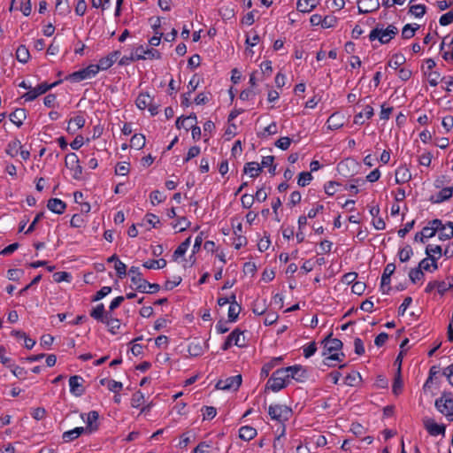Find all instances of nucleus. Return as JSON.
<instances>
[{"instance_id":"1","label":"nucleus","mask_w":453,"mask_h":453,"mask_svg":"<svg viewBox=\"0 0 453 453\" xmlns=\"http://www.w3.org/2000/svg\"><path fill=\"white\" fill-rule=\"evenodd\" d=\"M324 358L323 363L327 366H334L332 363L334 361L342 362L344 358V354L341 352L342 349V342L336 338L327 337L323 340Z\"/></svg>"},{"instance_id":"2","label":"nucleus","mask_w":453,"mask_h":453,"mask_svg":"<svg viewBox=\"0 0 453 453\" xmlns=\"http://www.w3.org/2000/svg\"><path fill=\"white\" fill-rule=\"evenodd\" d=\"M397 29L393 25H388V27H377L369 34L370 42L379 40L380 44H387L389 41L395 38Z\"/></svg>"},{"instance_id":"3","label":"nucleus","mask_w":453,"mask_h":453,"mask_svg":"<svg viewBox=\"0 0 453 453\" xmlns=\"http://www.w3.org/2000/svg\"><path fill=\"white\" fill-rule=\"evenodd\" d=\"M435 407L449 421L453 420V395L451 393H444L437 398Z\"/></svg>"},{"instance_id":"4","label":"nucleus","mask_w":453,"mask_h":453,"mask_svg":"<svg viewBox=\"0 0 453 453\" xmlns=\"http://www.w3.org/2000/svg\"><path fill=\"white\" fill-rule=\"evenodd\" d=\"M289 377L285 375L283 372L276 369V371L272 373L270 379H268L266 388L272 392H278L285 388L289 384Z\"/></svg>"},{"instance_id":"5","label":"nucleus","mask_w":453,"mask_h":453,"mask_svg":"<svg viewBox=\"0 0 453 453\" xmlns=\"http://www.w3.org/2000/svg\"><path fill=\"white\" fill-rule=\"evenodd\" d=\"M441 226V219H432L426 223V226L422 227L421 231L416 234L414 241L417 242L425 243L432 237L436 235V232Z\"/></svg>"},{"instance_id":"6","label":"nucleus","mask_w":453,"mask_h":453,"mask_svg":"<svg viewBox=\"0 0 453 453\" xmlns=\"http://www.w3.org/2000/svg\"><path fill=\"white\" fill-rule=\"evenodd\" d=\"M268 415H270L272 420L283 424L290 418L293 411L288 406L274 404L268 407Z\"/></svg>"},{"instance_id":"7","label":"nucleus","mask_w":453,"mask_h":453,"mask_svg":"<svg viewBox=\"0 0 453 453\" xmlns=\"http://www.w3.org/2000/svg\"><path fill=\"white\" fill-rule=\"evenodd\" d=\"M246 344L244 332L239 328L234 329L232 333L226 338L225 342H223L221 346V349L226 351L229 349L233 346H236L238 348H242Z\"/></svg>"},{"instance_id":"8","label":"nucleus","mask_w":453,"mask_h":453,"mask_svg":"<svg viewBox=\"0 0 453 453\" xmlns=\"http://www.w3.org/2000/svg\"><path fill=\"white\" fill-rule=\"evenodd\" d=\"M58 84V81H56L51 84H48L45 82L39 83L36 87L31 88L27 92L24 93L22 96V99L25 102H33L37 99L41 95L45 94L49 91V89L56 87Z\"/></svg>"},{"instance_id":"9","label":"nucleus","mask_w":453,"mask_h":453,"mask_svg":"<svg viewBox=\"0 0 453 453\" xmlns=\"http://www.w3.org/2000/svg\"><path fill=\"white\" fill-rule=\"evenodd\" d=\"M65 165L71 171V175L74 180H80L82 176V167L80 165L79 157L75 152H69L65 157Z\"/></svg>"},{"instance_id":"10","label":"nucleus","mask_w":453,"mask_h":453,"mask_svg":"<svg viewBox=\"0 0 453 453\" xmlns=\"http://www.w3.org/2000/svg\"><path fill=\"white\" fill-rule=\"evenodd\" d=\"M98 73V69L95 67L94 65H89L83 69L69 74L67 80L72 82H81L82 81L94 78Z\"/></svg>"},{"instance_id":"11","label":"nucleus","mask_w":453,"mask_h":453,"mask_svg":"<svg viewBox=\"0 0 453 453\" xmlns=\"http://www.w3.org/2000/svg\"><path fill=\"white\" fill-rule=\"evenodd\" d=\"M242 384V376L237 374L232 377L219 380L217 383V388L225 391H236Z\"/></svg>"},{"instance_id":"12","label":"nucleus","mask_w":453,"mask_h":453,"mask_svg":"<svg viewBox=\"0 0 453 453\" xmlns=\"http://www.w3.org/2000/svg\"><path fill=\"white\" fill-rule=\"evenodd\" d=\"M278 370L288 376L290 380H295L298 382L304 381L306 372L302 365H290L285 368H279Z\"/></svg>"},{"instance_id":"13","label":"nucleus","mask_w":453,"mask_h":453,"mask_svg":"<svg viewBox=\"0 0 453 453\" xmlns=\"http://www.w3.org/2000/svg\"><path fill=\"white\" fill-rule=\"evenodd\" d=\"M135 105L142 111L150 110L151 115L157 113V107L152 105V97L147 92H142L136 97Z\"/></svg>"},{"instance_id":"14","label":"nucleus","mask_w":453,"mask_h":453,"mask_svg":"<svg viewBox=\"0 0 453 453\" xmlns=\"http://www.w3.org/2000/svg\"><path fill=\"white\" fill-rule=\"evenodd\" d=\"M129 277H131V282L135 289L139 292H145L147 280L142 278L138 267L132 266L128 271Z\"/></svg>"},{"instance_id":"15","label":"nucleus","mask_w":453,"mask_h":453,"mask_svg":"<svg viewBox=\"0 0 453 453\" xmlns=\"http://www.w3.org/2000/svg\"><path fill=\"white\" fill-rule=\"evenodd\" d=\"M120 56L119 50H115L109 55L99 58L98 64H93L94 67L97 68L98 71L109 70L112 67L114 62H116Z\"/></svg>"},{"instance_id":"16","label":"nucleus","mask_w":453,"mask_h":453,"mask_svg":"<svg viewBox=\"0 0 453 453\" xmlns=\"http://www.w3.org/2000/svg\"><path fill=\"white\" fill-rule=\"evenodd\" d=\"M135 59H160V52L154 49L145 48L143 46L136 47L134 52Z\"/></svg>"},{"instance_id":"17","label":"nucleus","mask_w":453,"mask_h":453,"mask_svg":"<svg viewBox=\"0 0 453 453\" xmlns=\"http://www.w3.org/2000/svg\"><path fill=\"white\" fill-rule=\"evenodd\" d=\"M81 418L86 423L87 433L92 434L98 430V412L90 411L87 414H81Z\"/></svg>"},{"instance_id":"18","label":"nucleus","mask_w":453,"mask_h":453,"mask_svg":"<svg viewBox=\"0 0 453 453\" xmlns=\"http://www.w3.org/2000/svg\"><path fill=\"white\" fill-rule=\"evenodd\" d=\"M83 378L79 375L69 377V392L75 396H81L84 393Z\"/></svg>"},{"instance_id":"19","label":"nucleus","mask_w":453,"mask_h":453,"mask_svg":"<svg viewBox=\"0 0 453 453\" xmlns=\"http://www.w3.org/2000/svg\"><path fill=\"white\" fill-rule=\"evenodd\" d=\"M436 234L439 235L440 241H447L453 237V223L452 221H441V226L439 230H437Z\"/></svg>"},{"instance_id":"20","label":"nucleus","mask_w":453,"mask_h":453,"mask_svg":"<svg viewBox=\"0 0 453 453\" xmlns=\"http://www.w3.org/2000/svg\"><path fill=\"white\" fill-rule=\"evenodd\" d=\"M11 12L12 11H19L25 16H28L31 13V4L30 0H12L11 8H9Z\"/></svg>"},{"instance_id":"21","label":"nucleus","mask_w":453,"mask_h":453,"mask_svg":"<svg viewBox=\"0 0 453 453\" xmlns=\"http://www.w3.org/2000/svg\"><path fill=\"white\" fill-rule=\"evenodd\" d=\"M373 116V108L371 105H365L361 112L354 115V124L365 125V121Z\"/></svg>"},{"instance_id":"22","label":"nucleus","mask_w":453,"mask_h":453,"mask_svg":"<svg viewBox=\"0 0 453 453\" xmlns=\"http://www.w3.org/2000/svg\"><path fill=\"white\" fill-rule=\"evenodd\" d=\"M452 194H453L452 187L443 188L441 189V191H439V193H437L436 195L430 197V202H432L433 203H443V202L450 199L452 197Z\"/></svg>"},{"instance_id":"23","label":"nucleus","mask_w":453,"mask_h":453,"mask_svg":"<svg viewBox=\"0 0 453 453\" xmlns=\"http://www.w3.org/2000/svg\"><path fill=\"white\" fill-rule=\"evenodd\" d=\"M411 180L410 169L405 165H400L395 170V183L403 184Z\"/></svg>"},{"instance_id":"24","label":"nucleus","mask_w":453,"mask_h":453,"mask_svg":"<svg viewBox=\"0 0 453 453\" xmlns=\"http://www.w3.org/2000/svg\"><path fill=\"white\" fill-rule=\"evenodd\" d=\"M327 128L330 130H338L343 126V115L339 112H334L327 119Z\"/></svg>"},{"instance_id":"25","label":"nucleus","mask_w":453,"mask_h":453,"mask_svg":"<svg viewBox=\"0 0 453 453\" xmlns=\"http://www.w3.org/2000/svg\"><path fill=\"white\" fill-rule=\"evenodd\" d=\"M257 436V430L250 426H241L240 430H238V437L242 441H250L255 439Z\"/></svg>"},{"instance_id":"26","label":"nucleus","mask_w":453,"mask_h":453,"mask_svg":"<svg viewBox=\"0 0 453 453\" xmlns=\"http://www.w3.org/2000/svg\"><path fill=\"white\" fill-rule=\"evenodd\" d=\"M437 260L438 259L432 257L423 258L418 262V265L416 269H420L425 272H434L438 269Z\"/></svg>"},{"instance_id":"27","label":"nucleus","mask_w":453,"mask_h":453,"mask_svg":"<svg viewBox=\"0 0 453 453\" xmlns=\"http://www.w3.org/2000/svg\"><path fill=\"white\" fill-rule=\"evenodd\" d=\"M90 317L97 321H101L112 316L105 311V307L103 303H99L91 310Z\"/></svg>"},{"instance_id":"28","label":"nucleus","mask_w":453,"mask_h":453,"mask_svg":"<svg viewBox=\"0 0 453 453\" xmlns=\"http://www.w3.org/2000/svg\"><path fill=\"white\" fill-rule=\"evenodd\" d=\"M379 7L380 2L378 0H360L358 12H360V13H369L377 10Z\"/></svg>"},{"instance_id":"29","label":"nucleus","mask_w":453,"mask_h":453,"mask_svg":"<svg viewBox=\"0 0 453 453\" xmlns=\"http://www.w3.org/2000/svg\"><path fill=\"white\" fill-rule=\"evenodd\" d=\"M48 208L53 213L62 214L65 210V203L60 198H50Z\"/></svg>"},{"instance_id":"30","label":"nucleus","mask_w":453,"mask_h":453,"mask_svg":"<svg viewBox=\"0 0 453 453\" xmlns=\"http://www.w3.org/2000/svg\"><path fill=\"white\" fill-rule=\"evenodd\" d=\"M317 4L318 0H297L296 8L302 13H310Z\"/></svg>"},{"instance_id":"31","label":"nucleus","mask_w":453,"mask_h":453,"mask_svg":"<svg viewBox=\"0 0 453 453\" xmlns=\"http://www.w3.org/2000/svg\"><path fill=\"white\" fill-rule=\"evenodd\" d=\"M87 433V429L82 426L75 427L67 432H64L63 439L64 441L69 442L80 437V435Z\"/></svg>"},{"instance_id":"32","label":"nucleus","mask_w":453,"mask_h":453,"mask_svg":"<svg viewBox=\"0 0 453 453\" xmlns=\"http://www.w3.org/2000/svg\"><path fill=\"white\" fill-rule=\"evenodd\" d=\"M426 257L440 259L443 256V250L439 244H428L426 247Z\"/></svg>"},{"instance_id":"33","label":"nucleus","mask_w":453,"mask_h":453,"mask_svg":"<svg viewBox=\"0 0 453 453\" xmlns=\"http://www.w3.org/2000/svg\"><path fill=\"white\" fill-rule=\"evenodd\" d=\"M85 124L86 119H84L81 115H78L71 119V120H69L67 131L70 132L71 134H73L76 130L83 128Z\"/></svg>"},{"instance_id":"34","label":"nucleus","mask_w":453,"mask_h":453,"mask_svg":"<svg viewBox=\"0 0 453 453\" xmlns=\"http://www.w3.org/2000/svg\"><path fill=\"white\" fill-rule=\"evenodd\" d=\"M263 168L260 165L255 161L246 163L244 165V173L250 175L251 178H257L259 176L260 172Z\"/></svg>"},{"instance_id":"35","label":"nucleus","mask_w":453,"mask_h":453,"mask_svg":"<svg viewBox=\"0 0 453 453\" xmlns=\"http://www.w3.org/2000/svg\"><path fill=\"white\" fill-rule=\"evenodd\" d=\"M99 322L105 324L108 326L109 332L113 335L117 334L119 329H120V320L116 318L109 317Z\"/></svg>"},{"instance_id":"36","label":"nucleus","mask_w":453,"mask_h":453,"mask_svg":"<svg viewBox=\"0 0 453 453\" xmlns=\"http://www.w3.org/2000/svg\"><path fill=\"white\" fill-rule=\"evenodd\" d=\"M426 430L429 433V434L433 436H438L444 434V426L437 424L433 420L426 421Z\"/></svg>"},{"instance_id":"37","label":"nucleus","mask_w":453,"mask_h":453,"mask_svg":"<svg viewBox=\"0 0 453 453\" xmlns=\"http://www.w3.org/2000/svg\"><path fill=\"white\" fill-rule=\"evenodd\" d=\"M190 245V236L185 239L180 245H178L175 251H173V258L177 261L180 257H183Z\"/></svg>"},{"instance_id":"38","label":"nucleus","mask_w":453,"mask_h":453,"mask_svg":"<svg viewBox=\"0 0 453 453\" xmlns=\"http://www.w3.org/2000/svg\"><path fill=\"white\" fill-rule=\"evenodd\" d=\"M196 115H190L185 118H178L176 120V127L178 129L185 128L188 130L190 125H196Z\"/></svg>"},{"instance_id":"39","label":"nucleus","mask_w":453,"mask_h":453,"mask_svg":"<svg viewBox=\"0 0 453 453\" xmlns=\"http://www.w3.org/2000/svg\"><path fill=\"white\" fill-rule=\"evenodd\" d=\"M236 299V296H233L232 300L233 302L230 303L229 308H228V319L230 322H235L239 312H241V305H239L234 300Z\"/></svg>"},{"instance_id":"40","label":"nucleus","mask_w":453,"mask_h":453,"mask_svg":"<svg viewBox=\"0 0 453 453\" xmlns=\"http://www.w3.org/2000/svg\"><path fill=\"white\" fill-rule=\"evenodd\" d=\"M9 119L11 122L14 123L17 127H21L23 125V121L26 119V111L23 109H19L14 111V112L9 115Z\"/></svg>"},{"instance_id":"41","label":"nucleus","mask_w":453,"mask_h":453,"mask_svg":"<svg viewBox=\"0 0 453 453\" xmlns=\"http://www.w3.org/2000/svg\"><path fill=\"white\" fill-rule=\"evenodd\" d=\"M204 349L199 342H191L188 346V353L193 357L203 355Z\"/></svg>"},{"instance_id":"42","label":"nucleus","mask_w":453,"mask_h":453,"mask_svg":"<svg viewBox=\"0 0 453 453\" xmlns=\"http://www.w3.org/2000/svg\"><path fill=\"white\" fill-rule=\"evenodd\" d=\"M22 150V145L20 142L17 139H14L8 142L6 148V153L8 156L14 157L19 155V151Z\"/></svg>"},{"instance_id":"43","label":"nucleus","mask_w":453,"mask_h":453,"mask_svg":"<svg viewBox=\"0 0 453 453\" xmlns=\"http://www.w3.org/2000/svg\"><path fill=\"white\" fill-rule=\"evenodd\" d=\"M406 61V58L401 53H395L392 55L390 60L388 62V65L390 68H393L396 70L398 67L402 66L404 62Z\"/></svg>"},{"instance_id":"44","label":"nucleus","mask_w":453,"mask_h":453,"mask_svg":"<svg viewBox=\"0 0 453 453\" xmlns=\"http://www.w3.org/2000/svg\"><path fill=\"white\" fill-rule=\"evenodd\" d=\"M16 59L22 64H26L30 59V52L25 45H19L16 50Z\"/></svg>"},{"instance_id":"45","label":"nucleus","mask_w":453,"mask_h":453,"mask_svg":"<svg viewBox=\"0 0 453 453\" xmlns=\"http://www.w3.org/2000/svg\"><path fill=\"white\" fill-rule=\"evenodd\" d=\"M166 265L165 259H150L143 262L142 266L147 269H163Z\"/></svg>"},{"instance_id":"46","label":"nucleus","mask_w":453,"mask_h":453,"mask_svg":"<svg viewBox=\"0 0 453 453\" xmlns=\"http://www.w3.org/2000/svg\"><path fill=\"white\" fill-rule=\"evenodd\" d=\"M146 145V138L142 134H135L131 138V148L142 150Z\"/></svg>"},{"instance_id":"47","label":"nucleus","mask_w":453,"mask_h":453,"mask_svg":"<svg viewBox=\"0 0 453 453\" xmlns=\"http://www.w3.org/2000/svg\"><path fill=\"white\" fill-rule=\"evenodd\" d=\"M432 160H433V153L428 150H425V151L421 152L420 155L418 156V165L429 167Z\"/></svg>"},{"instance_id":"48","label":"nucleus","mask_w":453,"mask_h":453,"mask_svg":"<svg viewBox=\"0 0 453 453\" xmlns=\"http://www.w3.org/2000/svg\"><path fill=\"white\" fill-rule=\"evenodd\" d=\"M413 255V250L410 245H406L400 249L398 252V257L400 262L406 263L411 259V257Z\"/></svg>"},{"instance_id":"49","label":"nucleus","mask_w":453,"mask_h":453,"mask_svg":"<svg viewBox=\"0 0 453 453\" xmlns=\"http://www.w3.org/2000/svg\"><path fill=\"white\" fill-rule=\"evenodd\" d=\"M143 403L144 395L141 391H135L134 394L132 395L131 406L133 408L140 409L142 407Z\"/></svg>"},{"instance_id":"50","label":"nucleus","mask_w":453,"mask_h":453,"mask_svg":"<svg viewBox=\"0 0 453 453\" xmlns=\"http://www.w3.org/2000/svg\"><path fill=\"white\" fill-rule=\"evenodd\" d=\"M409 278L411 282L416 284L421 282L425 278V273L419 268H412L409 273Z\"/></svg>"},{"instance_id":"51","label":"nucleus","mask_w":453,"mask_h":453,"mask_svg":"<svg viewBox=\"0 0 453 453\" xmlns=\"http://www.w3.org/2000/svg\"><path fill=\"white\" fill-rule=\"evenodd\" d=\"M418 26L411 25V24H406L405 27H403L402 30V36L403 39H410L414 36L415 32L418 30Z\"/></svg>"},{"instance_id":"52","label":"nucleus","mask_w":453,"mask_h":453,"mask_svg":"<svg viewBox=\"0 0 453 453\" xmlns=\"http://www.w3.org/2000/svg\"><path fill=\"white\" fill-rule=\"evenodd\" d=\"M313 177L309 172H302L300 174H298L297 178V185L304 188L307 185L310 184V182L312 180Z\"/></svg>"},{"instance_id":"53","label":"nucleus","mask_w":453,"mask_h":453,"mask_svg":"<svg viewBox=\"0 0 453 453\" xmlns=\"http://www.w3.org/2000/svg\"><path fill=\"white\" fill-rule=\"evenodd\" d=\"M310 441L317 448H325L327 445V439L324 434H315L309 438Z\"/></svg>"},{"instance_id":"54","label":"nucleus","mask_w":453,"mask_h":453,"mask_svg":"<svg viewBox=\"0 0 453 453\" xmlns=\"http://www.w3.org/2000/svg\"><path fill=\"white\" fill-rule=\"evenodd\" d=\"M190 222L186 217H180L177 219L175 224L173 225V227L177 229L178 232H183L188 228Z\"/></svg>"},{"instance_id":"55","label":"nucleus","mask_w":453,"mask_h":453,"mask_svg":"<svg viewBox=\"0 0 453 453\" xmlns=\"http://www.w3.org/2000/svg\"><path fill=\"white\" fill-rule=\"evenodd\" d=\"M337 23V19L334 15H326L323 18L322 24H320V27L324 29L335 27Z\"/></svg>"},{"instance_id":"56","label":"nucleus","mask_w":453,"mask_h":453,"mask_svg":"<svg viewBox=\"0 0 453 453\" xmlns=\"http://www.w3.org/2000/svg\"><path fill=\"white\" fill-rule=\"evenodd\" d=\"M274 162V157L273 156H265L262 159V164H260V167L262 168H270L268 172L270 173L274 174L275 172V165H273Z\"/></svg>"},{"instance_id":"57","label":"nucleus","mask_w":453,"mask_h":453,"mask_svg":"<svg viewBox=\"0 0 453 453\" xmlns=\"http://www.w3.org/2000/svg\"><path fill=\"white\" fill-rule=\"evenodd\" d=\"M409 12L413 14L414 17L420 19L426 13V6L423 4H414L410 6Z\"/></svg>"},{"instance_id":"58","label":"nucleus","mask_w":453,"mask_h":453,"mask_svg":"<svg viewBox=\"0 0 453 453\" xmlns=\"http://www.w3.org/2000/svg\"><path fill=\"white\" fill-rule=\"evenodd\" d=\"M53 280L57 283H61L64 281L70 282L72 280V275L67 272H57L53 273Z\"/></svg>"},{"instance_id":"59","label":"nucleus","mask_w":453,"mask_h":453,"mask_svg":"<svg viewBox=\"0 0 453 453\" xmlns=\"http://www.w3.org/2000/svg\"><path fill=\"white\" fill-rule=\"evenodd\" d=\"M112 0H91V7L105 11L111 7Z\"/></svg>"},{"instance_id":"60","label":"nucleus","mask_w":453,"mask_h":453,"mask_svg":"<svg viewBox=\"0 0 453 453\" xmlns=\"http://www.w3.org/2000/svg\"><path fill=\"white\" fill-rule=\"evenodd\" d=\"M302 349H303V356L305 358H309L312 357L316 351H317V345L315 342H311L308 344L303 345L302 347Z\"/></svg>"},{"instance_id":"61","label":"nucleus","mask_w":453,"mask_h":453,"mask_svg":"<svg viewBox=\"0 0 453 453\" xmlns=\"http://www.w3.org/2000/svg\"><path fill=\"white\" fill-rule=\"evenodd\" d=\"M291 144V138L288 136H283L275 142V147L281 150H287Z\"/></svg>"},{"instance_id":"62","label":"nucleus","mask_w":453,"mask_h":453,"mask_svg":"<svg viewBox=\"0 0 453 453\" xmlns=\"http://www.w3.org/2000/svg\"><path fill=\"white\" fill-rule=\"evenodd\" d=\"M150 203L153 205L161 203L165 199V196H163V194L159 190H154L150 195Z\"/></svg>"},{"instance_id":"63","label":"nucleus","mask_w":453,"mask_h":453,"mask_svg":"<svg viewBox=\"0 0 453 453\" xmlns=\"http://www.w3.org/2000/svg\"><path fill=\"white\" fill-rule=\"evenodd\" d=\"M247 243L246 237L242 234H236L233 236V246L236 250L242 249Z\"/></svg>"},{"instance_id":"64","label":"nucleus","mask_w":453,"mask_h":453,"mask_svg":"<svg viewBox=\"0 0 453 453\" xmlns=\"http://www.w3.org/2000/svg\"><path fill=\"white\" fill-rule=\"evenodd\" d=\"M442 127L447 133L450 132L453 128V116L446 115L442 119Z\"/></svg>"}]
</instances>
